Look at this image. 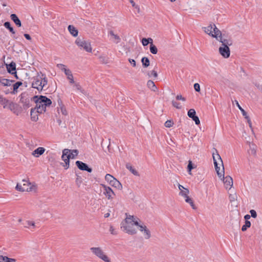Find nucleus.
Wrapping results in <instances>:
<instances>
[{"label":"nucleus","instance_id":"2","mask_svg":"<svg viewBox=\"0 0 262 262\" xmlns=\"http://www.w3.org/2000/svg\"><path fill=\"white\" fill-rule=\"evenodd\" d=\"M126 217L124 222L121 224V229L123 231L129 235H134L137 233L136 229L134 227L135 226L133 221H136L137 216L130 215H127L126 213Z\"/></svg>","mask_w":262,"mask_h":262},{"label":"nucleus","instance_id":"31","mask_svg":"<svg viewBox=\"0 0 262 262\" xmlns=\"http://www.w3.org/2000/svg\"><path fill=\"white\" fill-rule=\"evenodd\" d=\"M204 29L206 33L212 36V35L213 34V25L211 24L207 27H204Z\"/></svg>","mask_w":262,"mask_h":262},{"label":"nucleus","instance_id":"24","mask_svg":"<svg viewBox=\"0 0 262 262\" xmlns=\"http://www.w3.org/2000/svg\"><path fill=\"white\" fill-rule=\"evenodd\" d=\"M14 81L5 78H0V83L4 86H10Z\"/></svg>","mask_w":262,"mask_h":262},{"label":"nucleus","instance_id":"20","mask_svg":"<svg viewBox=\"0 0 262 262\" xmlns=\"http://www.w3.org/2000/svg\"><path fill=\"white\" fill-rule=\"evenodd\" d=\"M10 18L17 27H20L21 26L20 19L15 14H12L10 15Z\"/></svg>","mask_w":262,"mask_h":262},{"label":"nucleus","instance_id":"11","mask_svg":"<svg viewBox=\"0 0 262 262\" xmlns=\"http://www.w3.org/2000/svg\"><path fill=\"white\" fill-rule=\"evenodd\" d=\"M195 114L196 112L194 109H190L188 112V117L195 122V124L199 125L200 124V121L199 117Z\"/></svg>","mask_w":262,"mask_h":262},{"label":"nucleus","instance_id":"34","mask_svg":"<svg viewBox=\"0 0 262 262\" xmlns=\"http://www.w3.org/2000/svg\"><path fill=\"white\" fill-rule=\"evenodd\" d=\"M145 239H148L151 237V233L149 230L147 228L142 232Z\"/></svg>","mask_w":262,"mask_h":262},{"label":"nucleus","instance_id":"58","mask_svg":"<svg viewBox=\"0 0 262 262\" xmlns=\"http://www.w3.org/2000/svg\"><path fill=\"white\" fill-rule=\"evenodd\" d=\"M128 61L130 63V64H132L133 65V67H136V61L134 59H129Z\"/></svg>","mask_w":262,"mask_h":262},{"label":"nucleus","instance_id":"37","mask_svg":"<svg viewBox=\"0 0 262 262\" xmlns=\"http://www.w3.org/2000/svg\"><path fill=\"white\" fill-rule=\"evenodd\" d=\"M115 178L110 174H106L105 176V180L108 182L110 184L113 182Z\"/></svg>","mask_w":262,"mask_h":262},{"label":"nucleus","instance_id":"47","mask_svg":"<svg viewBox=\"0 0 262 262\" xmlns=\"http://www.w3.org/2000/svg\"><path fill=\"white\" fill-rule=\"evenodd\" d=\"M16 189L20 191H25L27 189L23 188V186L19 184H17L16 186Z\"/></svg>","mask_w":262,"mask_h":262},{"label":"nucleus","instance_id":"56","mask_svg":"<svg viewBox=\"0 0 262 262\" xmlns=\"http://www.w3.org/2000/svg\"><path fill=\"white\" fill-rule=\"evenodd\" d=\"M176 99L178 100H181L183 101H185L186 100V99L184 97H182V95H178L176 96Z\"/></svg>","mask_w":262,"mask_h":262},{"label":"nucleus","instance_id":"35","mask_svg":"<svg viewBox=\"0 0 262 262\" xmlns=\"http://www.w3.org/2000/svg\"><path fill=\"white\" fill-rule=\"evenodd\" d=\"M23 106L24 109L26 110L31 106L30 101L28 99H26L25 100H22Z\"/></svg>","mask_w":262,"mask_h":262},{"label":"nucleus","instance_id":"43","mask_svg":"<svg viewBox=\"0 0 262 262\" xmlns=\"http://www.w3.org/2000/svg\"><path fill=\"white\" fill-rule=\"evenodd\" d=\"M59 109L61 114L64 116H67L68 115V113L64 106L62 104H59Z\"/></svg>","mask_w":262,"mask_h":262},{"label":"nucleus","instance_id":"21","mask_svg":"<svg viewBox=\"0 0 262 262\" xmlns=\"http://www.w3.org/2000/svg\"><path fill=\"white\" fill-rule=\"evenodd\" d=\"M23 225L24 227L29 228L32 230H33V229H35V223L33 221H26L25 223H23Z\"/></svg>","mask_w":262,"mask_h":262},{"label":"nucleus","instance_id":"52","mask_svg":"<svg viewBox=\"0 0 262 262\" xmlns=\"http://www.w3.org/2000/svg\"><path fill=\"white\" fill-rule=\"evenodd\" d=\"M194 89L195 91L199 92L200 91V84L198 83H194Z\"/></svg>","mask_w":262,"mask_h":262},{"label":"nucleus","instance_id":"14","mask_svg":"<svg viewBox=\"0 0 262 262\" xmlns=\"http://www.w3.org/2000/svg\"><path fill=\"white\" fill-rule=\"evenodd\" d=\"M216 40L222 43L221 47H229L232 45V40L231 39L224 38L223 35L216 39Z\"/></svg>","mask_w":262,"mask_h":262},{"label":"nucleus","instance_id":"48","mask_svg":"<svg viewBox=\"0 0 262 262\" xmlns=\"http://www.w3.org/2000/svg\"><path fill=\"white\" fill-rule=\"evenodd\" d=\"M100 61L102 63H107V59L106 57L104 56H100L99 57Z\"/></svg>","mask_w":262,"mask_h":262},{"label":"nucleus","instance_id":"59","mask_svg":"<svg viewBox=\"0 0 262 262\" xmlns=\"http://www.w3.org/2000/svg\"><path fill=\"white\" fill-rule=\"evenodd\" d=\"M24 36L27 39V40H30L31 39V37L30 36V35L28 34H24Z\"/></svg>","mask_w":262,"mask_h":262},{"label":"nucleus","instance_id":"29","mask_svg":"<svg viewBox=\"0 0 262 262\" xmlns=\"http://www.w3.org/2000/svg\"><path fill=\"white\" fill-rule=\"evenodd\" d=\"M23 84L21 81H17L13 85V91L11 92V94H15L17 92L18 88Z\"/></svg>","mask_w":262,"mask_h":262},{"label":"nucleus","instance_id":"54","mask_svg":"<svg viewBox=\"0 0 262 262\" xmlns=\"http://www.w3.org/2000/svg\"><path fill=\"white\" fill-rule=\"evenodd\" d=\"M110 231L111 233L113 235H116L117 234V232L116 231H115V229L112 226H111L110 227Z\"/></svg>","mask_w":262,"mask_h":262},{"label":"nucleus","instance_id":"44","mask_svg":"<svg viewBox=\"0 0 262 262\" xmlns=\"http://www.w3.org/2000/svg\"><path fill=\"white\" fill-rule=\"evenodd\" d=\"M236 105H237V107H238V108L241 111L243 115L244 116H245V118H248V116L247 115L246 112L240 106V105L239 104L238 102L237 101H236Z\"/></svg>","mask_w":262,"mask_h":262},{"label":"nucleus","instance_id":"62","mask_svg":"<svg viewBox=\"0 0 262 262\" xmlns=\"http://www.w3.org/2000/svg\"><path fill=\"white\" fill-rule=\"evenodd\" d=\"M178 187H179V190H180V191H181V190H184V189L185 188V187H184L182 185H180V184H179V185H178Z\"/></svg>","mask_w":262,"mask_h":262},{"label":"nucleus","instance_id":"39","mask_svg":"<svg viewBox=\"0 0 262 262\" xmlns=\"http://www.w3.org/2000/svg\"><path fill=\"white\" fill-rule=\"evenodd\" d=\"M150 42H152V39L151 38H148L147 39L144 38L142 40V43L144 46H147L148 43H150Z\"/></svg>","mask_w":262,"mask_h":262},{"label":"nucleus","instance_id":"5","mask_svg":"<svg viewBox=\"0 0 262 262\" xmlns=\"http://www.w3.org/2000/svg\"><path fill=\"white\" fill-rule=\"evenodd\" d=\"M90 250L94 255L104 262H111V259L105 253L101 248L91 247L90 248Z\"/></svg>","mask_w":262,"mask_h":262},{"label":"nucleus","instance_id":"61","mask_svg":"<svg viewBox=\"0 0 262 262\" xmlns=\"http://www.w3.org/2000/svg\"><path fill=\"white\" fill-rule=\"evenodd\" d=\"M247 119V121L248 122V124H249V125L250 127H252V123H251V121L249 118V117H248V118H246Z\"/></svg>","mask_w":262,"mask_h":262},{"label":"nucleus","instance_id":"46","mask_svg":"<svg viewBox=\"0 0 262 262\" xmlns=\"http://www.w3.org/2000/svg\"><path fill=\"white\" fill-rule=\"evenodd\" d=\"M173 124V122L172 121L169 120H167L165 123V126L166 127H170Z\"/></svg>","mask_w":262,"mask_h":262},{"label":"nucleus","instance_id":"18","mask_svg":"<svg viewBox=\"0 0 262 262\" xmlns=\"http://www.w3.org/2000/svg\"><path fill=\"white\" fill-rule=\"evenodd\" d=\"M45 151V149L42 147H39L36 149H35L32 152V155L35 157H39L40 156L42 155L44 152Z\"/></svg>","mask_w":262,"mask_h":262},{"label":"nucleus","instance_id":"42","mask_svg":"<svg viewBox=\"0 0 262 262\" xmlns=\"http://www.w3.org/2000/svg\"><path fill=\"white\" fill-rule=\"evenodd\" d=\"M215 151L216 152V155L214 154V156H215V159L216 160L217 159V160H219L221 162V165H222V171L224 172V165H223V163L222 160L221 159V157L220 156V155L218 154L217 150L215 149Z\"/></svg>","mask_w":262,"mask_h":262},{"label":"nucleus","instance_id":"7","mask_svg":"<svg viewBox=\"0 0 262 262\" xmlns=\"http://www.w3.org/2000/svg\"><path fill=\"white\" fill-rule=\"evenodd\" d=\"M100 187L101 191L106 198L108 200H112L113 199V196L115 195L112 189L103 184H101Z\"/></svg>","mask_w":262,"mask_h":262},{"label":"nucleus","instance_id":"25","mask_svg":"<svg viewBox=\"0 0 262 262\" xmlns=\"http://www.w3.org/2000/svg\"><path fill=\"white\" fill-rule=\"evenodd\" d=\"M147 86L149 89H150L151 91L154 92H156L157 91L158 89L157 86H156L153 81L151 80H148L147 82Z\"/></svg>","mask_w":262,"mask_h":262},{"label":"nucleus","instance_id":"26","mask_svg":"<svg viewBox=\"0 0 262 262\" xmlns=\"http://www.w3.org/2000/svg\"><path fill=\"white\" fill-rule=\"evenodd\" d=\"M110 185L119 190H121L122 188V186L121 183L116 178L113 182H112Z\"/></svg>","mask_w":262,"mask_h":262},{"label":"nucleus","instance_id":"4","mask_svg":"<svg viewBox=\"0 0 262 262\" xmlns=\"http://www.w3.org/2000/svg\"><path fill=\"white\" fill-rule=\"evenodd\" d=\"M78 154V151L77 149L70 150L69 149H64L62 150V160L64 162L63 167L66 169L69 167L70 159H74Z\"/></svg>","mask_w":262,"mask_h":262},{"label":"nucleus","instance_id":"45","mask_svg":"<svg viewBox=\"0 0 262 262\" xmlns=\"http://www.w3.org/2000/svg\"><path fill=\"white\" fill-rule=\"evenodd\" d=\"M147 74L149 77L151 76H153L155 78H157L158 77L157 72L154 70L151 71L150 72H148Z\"/></svg>","mask_w":262,"mask_h":262},{"label":"nucleus","instance_id":"8","mask_svg":"<svg viewBox=\"0 0 262 262\" xmlns=\"http://www.w3.org/2000/svg\"><path fill=\"white\" fill-rule=\"evenodd\" d=\"M23 182L24 183L23 185V188L27 189L26 190H25V191L28 192H36L37 189V186L35 184H32L30 182H29V181L26 180H23Z\"/></svg>","mask_w":262,"mask_h":262},{"label":"nucleus","instance_id":"33","mask_svg":"<svg viewBox=\"0 0 262 262\" xmlns=\"http://www.w3.org/2000/svg\"><path fill=\"white\" fill-rule=\"evenodd\" d=\"M4 26L8 29L10 32L12 34H15V32L14 31L13 28L11 27L10 23L9 21H6L4 23Z\"/></svg>","mask_w":262,"mask_h":262},{"label":"nucleus","instance_id":"63","mask_svg":"<svg viewBox=\"0 0 262 262\" xmlns=\"http://www.w3.org/2000/svg\"><path fill=\"white\" fill-rule=\"evenodd\" d=\"M251 217V216L249 214H246L245 215L244 218L246 220V221H248V220L250 219Z\"/></svg>","mask_w":262,"mask_h":262},{"label":"nucleus","instance_id":"3","mask_svg":"<svg viewBox=\"0 0 262 262\" xmlns=\"http://www.w3.org/2000/svg\"><path fill=\"white\" fill-rule=\"evenodd\" d=\"M48 83V80L45 75L38 74L37 76L33 78V81L32 83V87L36 89L38 91H41L43 88Z\"/></svg>","mask_w":262,"mask_h":262},{"label":"nucleus","instance_id":"50","mask_svg":"<svg viewBox=\"0 0 262 262\" xmlns=\"http://www.w3.org/2000/svg\"><path fill=\"white\" fill-rule=\"evenodd\" d=\"M193 168L191 161H189V163L187 165L188 171L190 172L191 170Z\"/></svg>","mask_w":262,"mask_h":262},{"label":"nucleus","instance_id":"36","mask_svg":"<svg viewBox=\"0 0 262 262\" xmlns=\"http://www.w3.org/2000/svg\"><path fill=\"white\" fill-rule=\"evenodd\" d=\"M149 50L150 52L153 54H156L158 52L157 48L152 43V42H150Z\"/></svg>","mask_w":262,"mask_h":262},{"label":"nucleus","instance_id":"23","mask_svg":"<svg viewBox=\"0 0 262 262\" xmlns=\"http://www.w3.org/2000/svg\"><path fill=\"white\" fill-rule=\"evenodd\" d=\"M68 30L70 32V33L74 37H76L78 35V31L76 29L75 27H74L72 25H69L68 26Z\"/></svg>","mask_w":262,"mask_h":262},{"label":"nucleus","instance_id":"28","mask_svg":"<svg viewBox=\"0 0 262 262\" xmlns=\"http://www.w3.org/2000/svg\"><path fill=\"white\" fill-rule=\"evenodd\" d=\"M0 262H16V260L7 256L0 255Z\"/></svg>","mask_w":262,"mask_h":262},{"label":"nucleus","instance_id":"27","mask_svg":"<svg viewBox=\"0 0 262 262\" xmlns=\"http://www.w3.org/2000/svg\"><path fill=\"white\" fill-rule=\"evenodd\" d=\"M126 168L135 176H139V172L129 163L126 164Z\"/></svg>","mask_w":262,"mask_h":262},{"label":"nucleus","instance_id":"16","mask_svg":"<svg viewBox=\"0 0 262 262\" xmlns=\"http://www.w3.org/2000/svg\"><path fill=\"white\" fill-rule=\"evenodd\" d=\"M7 70L8 73L12 75L16 74V64L14 62H11L10 64L7 65Z\"/></svg>","mask_w":262,"mask_h":262},{"label":"nucleus","instance_id":"32","mask_svg":"<svg viewBox=\"0 0 262 262\" xmlns=\"http://www.w3.org/2000/svg\"><path fill=\"white\" fill-rule=\"evenodd\" d=\"M141 62L144 68H147L149 66V60L147 57H143L141 59Z\"/></svg>","mask_w":262,"mask_h":262},{"label":"nucleus","instance_id":"13","mask_svg":"<svg viewBox=\"0 0 262 262\" xmlns=\"http://www.w3.org/2000/svg\"><path fill=\"white\" fill-rule=\"evenodd\" d=\"M212 157L213 159L214 165L215 166V169L217 174V176L220 179H222V178H224V172H223L222 170H221V171H220L221 168L220 167L218 166V163L216 161V160L215 159V156H214V152H213L212 154Z\"/></svg>","mask_w":262,"mask_h":262},{"label":"nucleus","instance_id":"64","mask_svg":"<svg viewBox=\"0 0 262 262\" xmlns=\"http://www.w3.org/2000/svg\"><path fill=\"white\" fill-rule=\"evenodd\" d=\"M229 199L231 202L233 201L234 200V197L232 196L231 194L229 195Z\"/></svg>","mask_w":262,"mask_h":262},{"label":"nucleus","instance_id":"55","mask_svg":"<svg viewBox=\"0 0 262 262\" xmlns=\"http://www.w3.org/2000/svg\"><path fill=\"white\" fill-rule=\"evenodd\" d=\"M132 5V6L133 7H134L135 9H137L138 11H139V6L137 5L134 2V1H131V3H130Z\"/></svg>","mask_w":262,"mask_h":262},{"label":"nucleus","instance_id":"22","mask_svg":"<svg viewBox=\"0 0 262 262\" xmlns=\"http://www.w3.org/2000/svg\"><path fill=\"white\" fill-rule=\"evenodd\" d=\"M31 119L33 121H37L38 120V112L36 108H32L31 110Z\"/></svg>","mask_w":262,"mask_h":262},{"label":"nucleus","instance_id":"12","mask_svg":"<svg viewBox=\"0 0 262 262\" xmlns=\"http://www.w3.org/2000/svg\"><path fill=\"white\" fill-rule=\"evenodd\" d=\"M221 179L223 181L226 189H230L232 187L233 180L230 176H227L225 177L224 176V178H222Z\"/></svg>","mask_w":262,"mask_h":262},{"label":"nucleus","instance_id":"17","mask_svg":"<svg viewBox=\"0 0 262 262\" xmlns=\"http://www.w3.org/2000/svg\"><path fill=\"white\" fill-rule=\"evenodd\" d=\"M108 35L111 36V40L116 43H118L121 41L120 37L117 34H115L113 31L110 30L108 32Z\"/></svg>","mask_w":262,"mask_h":262},{"label":"nucleus","instance_id":"49","mask_svg":"<svg viewBox=\"0 0 262 262\" xmlns=\"http://www.w3.org/2000/svg\"><path fill=\"white\" fill-rule=\"evenodd\" d=\"M172 105L178 109H180L181 108V106L179 102L173 101L172 102Z\"/></svg>","mask_w":262,"mask_h":262},{"label":"nucleus","instance_id":"1","mask_svg":"<svg viewBox=\"0 0 262 262\" xmlns=\"http://www.w3.org/2000/svg\"><path fill=\"white\" fill-rule=\"evenodd\" d=\"M32 100L36 103V106L34 108H36L37 112L39 114L45 112L47 107L50 106L52 104V101L45 96H34Z\"/></svg>","mask_w":262,"mask_h":262},{"label":"nucleus","instance_id":"57","mask_svg":"<svg viewBox=\"0 0 262 262\" xmlns=\"http://www.w3.org/2000/svg\"><path fill=\"white\" fill-rule=\"evenodd\" d=\"M67 78L70 80V82L71 83H74V78H73V76L72 74L70 75L69 76H68Z\"/></svg>","mask_w":262,"mask_h":262},{"label":"nucleus","instance_id":"30","mask_svg":"<svg viewBox=\"0 0 262 262\" xmlns=\"http://www.w3.org/2000/svg\"><path fill=\"white\" fill-rule=\"evenodd\" d=\"M250 149L249 150V154L255 156L256 154V146L254 144H249Z\"/></svg>","mask_w":262,"mask_h":262},{"label":"nucleus","instance_id":"38","mask_svg":"<svg viewBox=\"0 0 262 262\" xmlns=\"http://www.w3.org/2000/svg\"><path fill=\"white\" fill-rule=\"evenodd\" d=\"M185 200L186 202L189 203L190 205V206H191L192 209H196V207H195V205L194 204L193 200H192V199L190 198L188 196V197H186V198H185Z\"/></svg>","mask_w":262,"mask_h":262},{"label":"nucleus","instance_id":"60","mask_svg":"<svg viewBox=\"0 0 262 262\" xmlns=\"http://www.w3.org/2000/svg\"><path fill=\"white\" fill-rule=\"evenodd\" d=\"M74 86L77 90H81V86L79 83H75Z\"/></svg>","mask_w":262,"mask_h":262},{"label":"nucleus","instance_id":"10","mask_svg":"<svg viewBox=\"0 0 262 262\" xmlns=\"http://www.w3.org/2000/svg\"><path fill=\"white\" fill-rule=\"evenodd\" d=\"M76 165L81 170L86 171L88 172H91L92 169L88 166V165L80 161H77L75 163Z\"/></svg>","mask_w":262,"mask_h":262},{"label":"nucleus","instance_id":"51","mask_svg":"<svg viewBox=\"0 0 262 262\" xmlns=\"http://www.w3.org/2000/svg\"><path fill=\"white\" fill-rule=\"evenodd\" d=\"M250 213L251 214V216L253 217V218H255L256 216H257V213H256V212L254 210H251L250 211Z\"/></svg>","mask_w":262,"mask_h":262},{"label":"nucleus","instance_id":"15","mask_svg":"<svg viewBox=\"0 0 262 262\" xmlns=\"http://www.w3.org/2000/svg\"><path fill=\"white\" fill-rule=\"evenodd\" d=\"M134 224L135 226L138 227L139 230L142 232L144 230L147 228V227L142 223L140 220L137 217L136 221H133Z\"/></svg>","mask_w":262,"mask_h":262},{"label":"nucleus","instance_id":"6","mask_svg":"<svg viewBox=\"0 0 262 262\" xmlns=\"http://www.w3.org/2000/svg\"><path fill=\"white\" fill-rule=\"evenodd\" d=\"M75 43L80 49H83L88 52H91L92 51L90 42L83 38L78 37L75 40Z\"/></svg>","mask_w":262,"mask_h":262},{"label":"nucleus","instance_id":"41","mask_svg":"<svg viewBox=\"0 0 262 262\" xmlns=\"http://www.w3.org/2000/svg\"><path fill=\"white\" fill-rule=\"evenodd\" d=\"M251 226V223L249 221H246L245 223V225H244L242 227V230L243 231H245L247 230V228H249Z\"/></svg>","mask_w":262,"mask_h":262},{"label":"nucleus","instance_id":"19","mask_svg":"<svg viewBox=\"0 0 262 262\" xmlns=\"http://www.w3.org/2000/svg\"><path fill=\"white\" fill-rule=\"evenodd\" d=\"M213 34L212 35V37L215 38L216 39L219 38L220 36L222 35L221 31L216 27L214 24H213Z\"/></svg>","mask_w":262,"mask_h":262},{"label":"nucleus","instance_id":"9","mask_svg":"<svg viewBox=\"0 0 262 262\" xmlns=\"http://www.w3.org/2000/svg\"><path fill=\"white\" fill-rule=\"evenodd\" d=\"M220 54L225 58L229 57L230 55V50L229 47H220L219 49Z\"/></svg>","mask_w":262,"mask_h":262},{"label":"nucleus","instance_id":"53","mask_svg":"<svg viewBox=\"0 0 262 262\" xmlns=\"http://www.w3.org/2000/svg\"><path fill=\"white\" fill-rule=\"evenodd\" d=\"M64 72L65 74L68 76H69L70 75H72V72L69 69H67L66 68H64Z\"/></svg>","mask_w":262,"mask_h":262},{"label":"nucleus","instance_id":"40","mask_svg":"<svg viewBox=\"0 0 262 262\" xmlns=\"http://www.w3.org/2000/svg\"><path fill=\"white\" fill-rule=\"evenodd\" d=\"M189 193V191L187 188H185L184 190H181L180 192V195L184 196L185 198L188 197V194Z\"/></svg>","mask_w":262,"mask_h":262}]
</instances>
